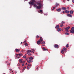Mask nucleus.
Here are the masks:
<instances>
[{"mask_svg":"<svg viewBox=\"0 0 74 74\" xmlns=\"http://www.w3.org/2000/svg\"><path fill=\"white\" fill-rule=\"evenodd\" d=\"M34 5L35 8H37V5L35 4H34Z\"/></svg>","mask_w":74,"mask_h":74,"instance_id":"4468645a","label":"nucleus"},{"mask_svg":"<svg viewBox=\"0 0 74 74\" xmlns=\"http://www.w3.org/2000/svg\"><path fill=\"white\" fill-rule=\"evenodd\" d=\"M71 30H72V31H74V27H72Z\"/></svg>","mask_w":74,"mask_h":74,"instance_id":"aec40b11","label":"nucleus"},{"mask_svg":"<svg viewBox=\"0 0 74 74\" xmlns=\"http://www.w3.org/2000/svg\"><path fill=\"white\" fill-rule=\"evenodd\" d=\"M40 40H39L38 41H37V44L38 45H40V44L41 42H40Z\"/></svg>","mask_w":74,"mask_h":74,"instance_id":"0eeeda50","label":"nucleus"},{"mask_svg":"<svg viewBox=\"0 0 74 74\" xmlns=\"http://www.w3.org/2000/svg\"><path fill=\"white\" fill-rule=\"evenodd\" d=\"M27 69H28V70H29V69H30V68L29 67V66H27Z\"/></svg>","mask_w":74,"mask_h":74,"instance_id":"7c9ffc66","label":"nucleus"},{"mask_svg":"<svg viewBox=\"0 0 74 74\" xmlns=\"http://www.w3.org/2000/svg\"><path fill=\"white\" fill-rule=\"evenodd\" d=\"M44 46H45V45H42V47H44Z\"/></svg>","mask_w":74,"mask_h":74,"instance_id":"603ef678","label":"nucleus"},{"mask_svg":"<svg viewBox=\"0 0 74 74\" xmlns=\"http://www.w3.org/2000/svg\"><path fill=\"white\" fill-rule=\"evenodd\" d=\"M22 55H23V54H22V53H20L19 54V56H22Z\"/></svg>","mask_w":74,"mask_h":74,"instance_id":"393cba45","label":"nucleus"},{"mask_svg":"<svg viewBox=\"0 0 74 74\" xmlns=\"http://www.w3.org/2000/svg\"><path fill=\"white\" fill-rule=\"evenodd\" d=\"M44 15L45 16H47L48 15V14L47 13H44Z\"/></svg>","mask_w":74,"mask_h":74,"instance_id":"5701e85b","label":"nucleus"},{"mask_svg":"<svg viewBox=\"0 0 74 74\" xmlns=\"http://www.w3.org/2000/svg\"><path fill=\"white\" fill-rule=\"evenodd\" d=\"M62 12H63V13H64V12H65L64 11H63Z\"/></svg>","mask_w":74,"mask_h":74,"instance_id":"3c124183","label":"nucleus"},{"mask_svg":"<svg viewBox=\"0 0 74 74\" xmlns=\"http://www.w3.org/2000/svg\"><path fill=\"white\" fill-rule=\"evenodd\" d=\"M70 33H73V31H71V30L70 31Z\"/></svg>","mask_w":74,"mask_h":74,"instance_id":"58836bf2","label":"nucleus"},{"mask_svg":"<svg viewBox=\"0 0 74 74\" xmlns=\"http://www.w3.org/2000/svg\"><path fill=\"white\" fill-rule=\"evenodd\" d=\"M25 61H22V63H25Z\"/></svg>","mask_w":74,"mask_h":74,"instance_id":"79ce46f5","label":"nucleus"},{"mask_svg":"<svg viewBox=\"0 0 74 74\" xmlns=\"http://www.w3.org/2000/svg\"><path fill=\"white\" fill-rule=\"evenodd\" d=\"M65 12H66V13H69L70 12V11L67 10H66L65 11Z\"/></svg>","mask_w":74,"mask_h":74,"instance_id":"a211bd4d","label":"nucleus"},{"mask_svg":"<svg viewBox=\"0 0 74 74\" xmlns=\"http://www.w3.org/2000/svg\"><path fill=\"white\" fill-rule=\"evenodd\" d=\"M26 41L25 40V41H24L23 43H24V44H25V43H26Z\"/></svg>","mask_w":74,"mask_h":74,"instance_id":"ea45409f","label":"nucleus"},{"mask_svg":"<svg viewBox=\"0 0 74 74\" xmlns=\"http://www.w3.org/2000/svg\"><path fill=\"white\" fill-rule=\"evenodd\" d=\"M26 65H27V63H26V64H25Z\"/></svg>","mask_w":74,"mask_h":74,"instance_id":"864d4df0","label":"nucleus"},{"mask_svg":"<svg viewBox=\"0 0 74 74\" xmlns=\"http://www.w3.org/2000/svg\"><path fill=\"white\" fill-rule=\"evenodd\" d=\"M63 29H62V31H63Z\"/></svg>","mask_w":74,"mask_h":74,"instance_id":"338daca9","label":"nucleus"},{"mask_svg":"<svg viewBox=\"0 0 74 74\" xmlns=\"http://www.w3.org/2000/svg\"><path fill=\"white\" fill-rule=\"evenodd\" d=\"M68 1H70V0H67Z\"/></svg>","mask_w":74,"mask_h":74,"instance_id":"13d9d810","label":"nucleus"},{"mask_svg":"<svg viewBox=\"0 0 74 74\" xmlns=\"http://www.w3.org/2000/svg\"><path fill=\"white\" fill-rule=\"evenodd\" d=\"M32 1H30L29 3V4H31V5H33L34 4V3H36V1L35 0H32Z\"/></svg>","mask_w":74,"mask_h":74,"instance_id":"f03ea898","label":"nucleus"},{"mask_svg":"<svg viewBox=\"0 0 74 74\" xmlns=\"http://www.w3.org/2000/svg\"><path fill=\"white\" fill-rule=\"evenodd\" d=\"M69 47V44H67L66 45V47L67 48V47Z\"/></svg>","mask_w":74,"mask_h":74,"instance_id":"72a5a7b5","label":"nucleus"},{"mask_svg":"<svg viewBox=\"0 0 74 74\" xmlns=\"http://www.w3.org/2000/svg\"><path fill=\"white\" fill-rule=\"evenodd\" d=\"M37 4L38 6H37V9H40L41 8L42 6L41 5V3L39 2H38Z\"/></svg>","mask_w":74,"mask_h":74,"instance_id":"f257e3e1","label":"nucleus"},{"mask_svg":"<svg viewBox=\"0 0 74 74\" xmlns=\"http://www.w3.org/2000/svg\"><path fill=\"white\" fill-rule=\"evenodd\" d=\"M13 72H14L13 71H12V73H13Z\"/></svg>","mask_w":74,"mask_h":74,"instance_id":"774afa93","label":"nucleus"},{"mask_svg":"<svg viewBox=\"0 0 74 74\" xmlns=\"http://www.w3.org/2000/svg\"><path fill=\"white\" fill-rule=\"evenodd\" d=\"M72 2L73 3H74V0H72Z\"/></svg>","mask_w":74,"mask_h":74,"instance_id":"49530a36","label":"nucleus"},{"mask_svg":"<svg viewBox=\"0 0 74 74\" xmlns=\"http://www.w3.org/2000/svg\"><path fill=\"white\" fill-rule=\"evenodd\" d=\"M42 44H45V42H43L41 43Z\"/></svg>","mask_w":74,"mask_h":74,"instance_id":"b1692460","label":"nucleus"},{"mask_svg":"<svg viewBox=\"0 0 74 74\" xmlns=\"http://www.w3.org/2000/svg\"><path fill=\"white\" fill-rule=\"evenodd\" d=\"M32 51H33L34 52V50L33 49H32Z\"/></svg>","mask_w":74,"mask_h":74,"instance_id":"37998d69","label":"nucleus"},{"mask_svg":"<svg viewBox=\"0 0 74 74\" xmlns=\"http://www.w3.org/2000/svg\"><path fill=\"white\" fill-rule=\"evenodd\" d=\"M26 68V67L25 66V67H24V69H25V68Z\"/></svg>","mask_w":74,"mask_h":74,"instance_id":"5fc2aeb1","label":"nucleus"},{"mask_svg":"<svg viewBox=\"0 0 74 74\" xmlns=\"http://www.w3.org/2000/svg\"><path fill=\"white\" fill-rule=\"evenodd\" d=\"M27 53H30V52H32V53H34V52L32 51V50H28L27 51Z\"/></svg>","mask_w":74,"mask_h":74,"instance_id":"7ed1b4c3","label":"nucleus"},{"mask_svg":"<svg viewBox=\"0 0 74 74\" xmlns=\"http://www.w3.org/2000/svg\"><path fill=\"white\" fill-rule=\"evenodd\" d=\"M60 27H62V26H63V24H60Z\"/></svg>","mask_w":74,"mask_h":74,"instance_id":"a878e982","label":"nucleus"},{"mask_svg":"<svg viewBox=\"0 0 74 74\" xmlns=\"http://www.w3.org/2000/svg\"><path fill=\"white\" fill-rule=\"evenodd\" d=\"M73 12H74V11H73L71 10L70 11V14H73Z\"/></svg>","mask_w":74,"mask_h":74,"instance_id":"2eb2a0df","label":"nucleus"},{"mask_svg":"<svg viewBox=\"0 0 74 74\" xmlns=\"http://www.w3.org/2000/svg\"><path fill=\"white\" fill-rule=\"evenodd\" d=\"M31 55V54L30 53H28V55H29V56H30V55Z\"/></svg>","mask_w":74,"mask_h":74,"instance_id":"c03bdc74","label":"nucleus"},{"mask_svg":"<svg viewBox=\"0 0 74 74\" xmlns=\"http://www.w3.org/2000/svg\"><path fill=\"white\" fill-rule=\"evenodd\" d=\"M62 50L63 51H66V48L64 47L62 49Z\"/></svg>","mask_w":74,"mask_h":74,"instance_id":"ddd939ff","label":"nucleus"},{"mask_svg":"<svg viewBox=\"0 0 74 74\" xmlns=\"http://www.w3.org/2000/svg\"><path fill=\"white\" fill-rule=\"evenodd\" d=\"M73 33L74 34V31H73Z\"/></svg>","mask_w":74,"mask_h":74,"instance_id":"6e6d98bb","label":"nucleus"},{"mask_svg":"<svg viewBox=\"0 0 74 74\" xmlns=\"http://www.w3.org/2000/svg\"><path fill=\"white\" fill-rule=\"evenodd\" d=\"M25 46H27V45H29V44H27V43H25Z\"/></svg>","mask_w":74,"mask_h":74,"instance_id":"c85d7f7f","label":"nucleus"},{"mask_svg":"<svg viewBox=\"0 0 74 74\" xmlns=\"http://www.w3.org/2000/svg\"><path fill=\"white\" fill-rule=\"evenodd\" d=\"M16 55H17V56H18V55H19V54H16Z\"/></svg>","mask_w":74,"mask_h":74,"instance_id":"de8ad7c7","label":"nucleus"},{"mask_svg":"<svg viewBox=\"0 0 74 74\" xmlns=\"http://www.w3.org/2000/svg\"><path fill=\"white\" fill-rule=\"evenodd\" d=\"M59 5V4L56 3V6H58Z\"/></svg>","mask_w":74,"mask_h":74,"instance_id":"bb28decb","label":"nucleus"},{"mask_svg":"<svg viewBox=\"0 0 74 74\" xmlns=\"http://www.w3.org/2000/svg\"><path fill=\"white\" fill-rule=\"evenodd\" d=\"M63 1V2H64L65 1L64 0V1Z\"/></svg>","mask_w":74,"mask_h":74,"instance_id":"052dcab7","label":"nucleus"},{"mask_svg":"<svg viewBox=\"0 0 74 74\" xmlns=\"http://www.w3.org/2000/svg\"><path fill=\"white\" fill-rule=\"evenodd\" d=\"M36 68V69H38V67Z\"/></svg>","mask_w":74,"mask_h":74,"instance_id":"e2e57ef3","label":"nucleus"},{"mask_svg":"<svg viewBox=\"0 0 74 74\" xmlns=\"http://www.w3.org/2000/svg\"><path fill=\"white\" fill-rule=\"evenodd\" d=\"M10 71H12V69H10Z\"/></svg>","mask_w":74,"mask_h":74,"instance_id":"8fccbe9b","label":"nucleus"},{"mask_svg":"<svg viewBox=\"0 0 74 74\" xmlns=\"http://www.w3.org/2000/svg\"><path fill=\"white\" fill-rule=\"evenodd\" d=\"M25 70V68H23V70H22V71L23 72L24 71V70Z\"/></svg>","mask_w":74,"mask_h":74,"instance_id":"e433bc0d","label":"nucleus"},{"mask_svg":"<svg viewBox=\"0 0 74 74\" xmlns=\"http://www.w3.org/2000/svg\"><path fill=\"white\" fill-rule=\"evenodd\" d=\"M67 16H69V17H71V18H72V15L70 14H67Z\"/></svg>","mask_w":74,"mask_h":74,"instance_id":"423d86ee","label":"nucleus"},{"mask_svg":"<svg viewBox=\"0 0 74 74\" xmlns=\"http://www.w3.org/2000/svg\"><path fill=\"white\" fill-rule=\"evenodd\" d=\"M44 50V51H45L46 50V49H45V48L44 47L43 48H42Z\"/></svg>","mask_w":74,"mask_h":74,"instance_id":"2f4dec72","label":"nucleus"},{"mask_svg":"<svg viewBox=\"0 0 74 74\" xmlns=\"http://www.w3.org/2000/svg\"><path fill=\"white\" fill-rule=\"evenodd\" d=\"M19 57H18V59H19Z\"/></svg>","mask_w":74,"mask_h":74,"instance_id":"680f3d73","label":"nucleus"},{"mask_svg":"<svg viewBox=\"0 0 74 74\" xmlns=\"http://www.w3.org/2000/svg\"><path fill=\"white\" fill-rule=\"evenodd\" d=\"M62 10H67V8L65 7H62Z\"/></svg>","mask_w":74,"mask_h":74,"instance_id":"1a4fd4ad","label":"nucleus"},{"mask_svg":"<svg viewBox=\"0 0 74 74\" xmlns=\"http://www.w3.org/2000/svg\"><path fill=\"white\" fill-rule=\"evenodd\" d=\"M39 36L38 35H37L36 36V38H39Z\"/></svg>","mask_w":74,"mask_h":74,"instance_id":"c9c22d12","label":"nucleus"},{"mask_svg":"<svg viewBox=\"0 0 74 74\" xmlns=\"http://www.w3.org/2000/svg\"><path fill=\"white\" fill-rule=\"evenodd\" d=\"M56 29H58V28H59V25H56L55 27Z\"/></svg>","mask_w":74,"mask_h":74,"instance_id":"f8f14e48","label":"nucleus"},{"mask_svg":"<svg viewBox=\"0 0 74 74\" xmlns=\"http://www.w3.org/2000/svg\"><path fill=\"white\" fill-rule=\"evenodd\" d=\"M23 58H26V56H23Z\"/></svg>","mask_w":74,"mask_h":74,"instance_id":"f704fd0d","label":"nucleus"},{"mask_svg":"<svg viewBox=\"0 0 74 74\" xmlns=\"http://www.w3.org/2000/svg\"><path fill=\"white\" fill-rule=\"evenodd\" d=\"M40 39L39 40H40V41L41 42H42L43 41V39H42V38L41 37H40Z\"/></svg>","mask_w":74,"mask_h":74,"instance_id":"6e6552de","label":"nucleus"},{"mask_svg":"<svg viewBox=\"0 0 74 74\" xmlns=\"http://www.w3.org/2000/svg\"><path fill=\"white\" fill-rule=\"evenodd\" d=\"M19 69H20V68H18Z\"/></svg>","mask_w":74,"mask_h":74,"instance_id":"69168bd1","label":"nucleus"},{"mask_svg":"<svg viewBox=\"0 0 74 74\" xmlns=\"http://www.w3.org/2000/svg\"><path fill=\"white\" fill-rule=\"evenodd\" d=\"M56 10L58 12H60V11H61V8H59L58 9H57Z\"/></svg>","mask_w":74,"mask_h":74,"instance_id":"20e7f679","label":"nucleus"},{"mask_svg":"<svg viewBox=\"0 0 74 74\" xmlns=\"http://www.w3.org/2000/svg\"><path fill=\"white\" fill-rule=\"evenodd\" d=\"M23 60L22 59H20L19 60V62L20 63H22V61Z\"/></svg>","mask_w":74,"mask_h":74,"instance_id":"9d476101","label":"nucleus"},{"mask_svg":"<svg viewBox=\"0 0 74 74\" xmlns=\"http://www.w3.org/2000/svg\"><path fill=\"white\" fill-rule=\"evenodd\" d=\"M61 52L62 53V54L64 53V51L62 50L61 51Z\"/></svg>","mask_w":74,"mask_h":74,"instance_id":"c756f323","label":"nucleus"},{"mask_svg":"<svg viewBox=\"0 0 74 74\" xmlns=\"http://www.w3.org/2000/svg\"><path fill=\"white\" fill-rule=\"evenodd\" d=\"M22 66H25V64L24 63L22 64Z\"/></svg>","mask_w":74,"mask_h":74,"instance_id":"a19ab883","label":"nucleus"},{"mask_svg":"<svg viewBox=\"0 0 74 74\" xmlns=\"http://www.w3.org/2000/svg\"><path fill=\"white\" fill-rule=\"evenodd\" d=\"M19 51H20V49H16V52H19Z\"/></svg>","mask_w":74,"mask_h":74,"instance_id":"dca6fc26","label":"nucleus"},{"mask_svg":"<svg viewBox=\"0 0 74 74\" xmlns=\"http://www.w3.org/2000/svg\"><path fill=\"white\" fill-rule=\"evenodd\" d=\"M40 11L41 12L40 14H43L42 10H40Z\"/></svg>","mask_w":74,"mask_h":74,"instance_id":"4be33fe9","label":"nucleus"},{"mask_svg":"<svg viewBox=\"0 0 74 74\" xmlns=\"http://www.w3.org/2000/svg\"><path fill=\"white\" fill-rule=\"evenodd\" d=\"M33 58L32 57H30L29 58V60H32V59H33Z\"/></svg>","mask_w":74,"mask_h":74,"instance_id":"6ab92c4d","label":"nucleus"},{"mask_svg":"<svg viewBox=\"0 0 74 74\" xmlns=\"http://www.w3.org/2000/svg\"><path fill=\"white\" fill-rule=\"evenodd\" d=\"M70 29V27H68L66 28H65L66 30H69Z\"/></svg>","mask_w":74,"mask_h":74,"instance_id":"f3484780","label":"nucleus"},{"mask_svg":"<svg viewBox=\"0 0 74 74\" xmlns=\"http://www.w3.org/2000/svg\"><path fill=\"white\" fill-rule=\"evenodd\" d=\"M56 8H55V7H53V9H55Z\"/></svg>","mask_w":74,"mask_h":74,"instance_id":"09e8293b","label":"nucleus"},{"mask_svg":"<svg viewBox=\"0 0 74 74\" xmlns=\"http://www.w3.org/2000/svg\"><path fill=\"white\" fill-rule=\"evenodd\" d=\"M66 30V31L67 32H69V31L67 30Z\"/></svg>","mask_w":74,"mask_h":74,"instance_id":"a18cd8bd","label":"nucleus"},{"mask_svg":"<svg viewBox=\"0 0 74 74\" xmlns=\"http://www.w3.org/2000/svg\"><path fill=\"white\" fill-rule=\"evenodd\" d=\"M31 62H32V61H31V60L27 61V62H28V63H30Z\"/></svg>","mask_w":74,"mask_h":74,"instance_id":"412c9836","label":"nucleus"},{"mask_svg":"<svg viewBox=\"0 0 74 74\" xmlns=\"http://www.w3.org/2000/svg\"><path fill=\"white\" fill-rule=\"evenodd\" d=\"M62 24H64V23H65L64 22V21H62Z\"/></svg>","mask_w":74,"mask_h":74,"instance_id":"4c0bfd02","label":"nucleus"},{"mask_svg":"<svg viewBox=\"0 0 74 74\" xmlns=\"http://www.w3.org/2000/svg\"><path fill=\"white\" fill-rule=\"evenodd\" d=\"M28 66H29V67H30L31 66V64H29Z\"/></svg>","mask_w":74,"mask_h":74,"instance_id":"473e14b6","label":"nucleus"},{"mask_svg":"<svg viewBox=\"0 0 74 74\" xmlns=\"http://www.w3.org/2000/svg\"><path fill=\"white\" fill-rule=\"evenodd\" d=\"M38 12H39V13H40V11H38Z\"/></svg>","mask_w":74,"mask_h":74,"instance_id":"0e129e2a","label":"nucleus"},{"mask_svg":"<svg viewBox=\"0 0 74 74\" xmlns=\"http://www.w3.org/2000/svg\"><path fill=\"white\" fill-rule=\"evenodd\" d=\"M54 47L55 48H58L59 46H58V45H54Z\"/></svg>","mask_w":74,"mask_h":74,"instance_id":"39448f33","label":"nucleus"},{"mask_svg":"<svg viewBox=\"0 0 74 74\" xmlns=\"http://www.w3.org/2000/svg\"><path fill=\"white\" fill-rule=\"evenodd\" d=\"M53 10H54V9H52V11H53Z\"/></svg>","mask_w":74,"mask_h":74,"instance_id":"4d7b16f0","label":"nucleus"},{"mask_svg":"<svg viewBox=\"0 0 74 74\" xmlns=\"http://www.w3.org/2000/svg\"><path fill=\"white\" fill-rule=\"evenodd\" d=\"M65 34L66 35H69V33H65Z\"/></svg>","mask_w":74,"mask_h":74,"instance_id":"cd10ccee","label":"nucleus"},{"mask_svg":"<svg viewBox=\"0 0 74 74\" xmlns=\"http://www.w3.org/2000/svg\"><path fill=\"white\" fill-rule=\"evenodd\" d=\"M62 30V29L61 28H59L57 29V31L58 32H60Z\"/></svg>","mask_w":74,"mask_h":74,"instance_id":"9b49d317","label":"nucleus"},{"mask_svg":"<svg viewBox=\"0 0 74 74\" xmlns=\"http://www.w3.org/2000/svg\"><path fill=\"white\" fill-rule=\"evenodd\" d=\"M22 42H21V44H22Z\"/></svg>","mask_w":74,"mask_h":74,"instance_id":"bf43d9fd","label":"nucleus"}]
</instances>
